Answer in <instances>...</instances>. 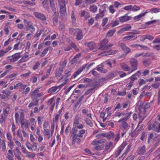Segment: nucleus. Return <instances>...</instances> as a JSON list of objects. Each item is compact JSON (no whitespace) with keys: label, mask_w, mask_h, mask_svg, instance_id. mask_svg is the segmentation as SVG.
Here are the masks:
<instances>
[{"label":"nucleus","mask_w":160,"mask_h":160,"mask_svg":"<svg viewBox=\"0 0 160 160\" xmlns=\"http://www.w3.org/2000/svg\"><path fill=\"white\" fill-rule=\"evenodd\" d=\"M80 118L78 115H76L73 121V128L72 129V133H75L77 131V129H82L83 128V126L82 124H79V120Z\"/></svg>","instance_id":"nucleus-1"},{"label":"nucleus","mask_w":160,"mask_h":160,"mask_svg":"<svg viewBox=\"0 0 160 160\" xmlns=\"http://www.w3.org/2000/svg\"><path fill=\"white\" fill-rule=\"evenodd\" d=\"M130 62L131 64L132 70L129 73H132L133 71L137 69L138 65V60L134 58H132L130 61Z\"/></svg>","instance_id":"nucleus-2"},{"label":"nucleus","mask_w":160,"mask_h":160,"mask_svg":"<svg viewBox=\"0 0 160 160\" xmlns=\"http://www.w3.org/2000/svg\"><path fill=\"white\" fill-rule=\"evenodd\" d=\"M108 42V39L106 38L103 39L102 41H101L98 49L103 50H107V44Z\"/></svg>","instance_id":"nucleus-3"},{"label":"nucleus","mask_w":160,"mask_h":160,"mask_svg":"<svg viewBox=\"0 0 160 160\" xmlns=\"http://www.w3.org/2000/svg\"><path fill=\"white\" fill-rule=\"evenodd\" d=\"M108 42V39L106 38L103 39L102 41H101L98 49L103 50H107V44Z\"/></svg>","instance_id":"nucleus-4"},{"label":"nucleus","mask_w":160,"mask_h":160,"mask_svg":"<svg viewBox=\"0 0 160 160\" xmlns=\"http://www.w3.org/2000/svg\"><path fill=\"white\" fill-rule=\"evenodd\" d=\"M33 15L35 17L42 21H45L47 18L42 13L37 12H34L33 13Z\"/></svg>","instance_id":"nucleus-5"},{"label":"nucleus","mask_w":160,"mask_h":160,"mask_svg":"<svg viewBox=\"0 0 160 160\" xmlns=\"http://www.w3.org/2000/svg\"><path fill=\"white\" fill-rule=\"evenodd\" d=\"M20 53V52L16 53L12 55L11 56L8 57V58H11L10 59V61L12 62H14L17 61L21 58V57L19 55Z\"/></svg>","instance_id":"nucleus-6"},{"label":"nucleus","mask_w":160,"mask_h":160,"mask_svg":"<svg viewBox=\"0 0 160 160\" xmlns=\"http://www.w3.org/2000/svg\"><path fill=\"white\" fill-rule=\"evenodd\" d=\"M119 47L121 48L124 52L126 54L128 53L131 52L130 49L127 47L125 44L119 42Z\"/></svg>","instance_id":"nucleus-7"},{"label":"nucleus","mask_w":160,"mask_h":160,"mask_svg":"<svg viewBox=\"0 0 160 160\" xmlns=\"http://www.w3.org/2000/svg\"><path fill=\"white\" fill-rule=\"evenodd\" d=\"M71 137H72V144H74L75 142L79 144L81 142V139L78 137L76 136V134H72L71 133Z\"/></svg>","instance_id":"nucleus-8"},{"label":"nucleus","mask_w":160,"mask_h":160,"mask_svg":"<svg viewBox=\"0 0 160 160\" xmlns=\"http://www.w3.org/2000/svg\"><path fill=\"white\" fill-rule=\"evenodd\" d=\"M60 6V13L62 18L65 17L67 15L66 5L59 6Z\"/></svg>","instance_id":"nucleus-9"},{"label":"nucleus","mask_w":160,"mask_h":160,"mask_svg":"<svg viewBox=\"0 0 160 160\" xmlns=\"http://www.w3.org/2000/svg\"><path fill=\"white\" fill-rule=\"evenodd\" d=\"M75 34H76V39L77 40H80L82 38L83 35L81 30L79 28L78 29H77L76 32Z\"/></svg>","instance_id":"nucleus-10"},{"label":"nucleus","mask_w":160,"mask_h":160,"mask_svg":"<svg viewBox=\"0 0 160 160\" xmlns=\"http://www.w3.org/2000/svg\"><path fill=\"white\" fill-rule=\"evenodd\" d=\"M124 120H122V119H120L118 122H121V125L123 128V130H127L129 129V125L126 122L124 121Z\"/></svg>","instance_id":"nucleus-11"},{"label":"nucleus","mask_w":160,"mask_h":160,"mask_svg":"<svg viewBox=\"0 0 160 160\" xmlns=\"http://www.w3.org/2000/svg\"><path fill=\"white\" fill-rule=\"evenodd\" d=\"M59 14L58 12H55L54 14L52 15V18L54 25L57 24Z\"/></svg>","instance_id":"nucleus-12"},{"label":"nucleus","mask_w":160,"mask_h":160,"mask_svg":"<svg viewBox=\"0 0 160 160\" xmlns=\"http://www.w3.org/2000/svg\"><path fill=\"white\" fill-rule=\"evenodd\" d=\"M85 131L84 130L82 129L78 131V129H77L76 132L74 133H72V131L71 132L72 134H76L77 136L80 138H82L83 137V135L85 133Z\"/></svg>","instance_id":"nucleus-13"},{"label":"nucleus","mask_w":160,"mask_h":160,"mask_svg":"<svg viewBox=\"0 0 160 160\" xmlns=\"http://www.w3.org/2000/svg\"><path fill=\"white\" fill-rule=\"evenodd\" d=\"M30 144L29 143H26V145L28 148L29 150H31V151H33V149L34 151H36L38 149V147L37 146V144L36 143H34L33 144V145L32 146V148L30 146Z\"/></svg>","instance_id":"nucleus-14"},{"label":"nucleus","mask_w":160,"mask_h":160,"mask_svg":"<svg viewBox=\"0 0 160 160\" xmlns=\"http://www.w3.org/2000/svg\"><path fill=\"white\" fill-rule=\"evenodd\" d=\"M86 65V64H84L82 67H80L79 69L73 74V78H75L77 77V76L85 68Z\"/></svg>","instance_id":"nucleus-15"},{"label":"nucleus","mask_w":160,"mask_h":160,"mask_svg":"<svg viewBox=\"0 0 160 160\" xmlns=\"http://www.w3.org/2000/svg\"><path fill=\"white\" fill-rule=\"evenodd\" d=\"M131 18V16L125 15L124 16L120 17L119 19L121 22H123L130 20Z\"/></svg>","instance_id":"nucleus-16"},{"label":"nucleus","mask_w":160,"mask_h":160,"mask_svg":"<svg viewBox=\"0 0 160 160\" xmlns=\"http://www.w3.org/2000/svg\"><path fill=\"white\" fill-rule=\"evenodd\" d=\"M80 16L81 17H84L85 19H87L90 17V14L89 12L85 10L81 11Z\"/></svg>","instance_id":"nucleus-17"},{"label":"nucleus","mask_w":160,"mask_h":160,"mask_svg":"<svg viewBox=\"0 0 160 160\" xmlns=\"http://www.w3.org/2000/svg\"><path fill=\"white\" fill-rule=\"evenodd\" d=\"M158 122H154L152 124L150 125L148 127L149 130H152L156 132V129L158 125Z\"/></svg>","instance_id":"nucleus-18"},{"label":"nucleus","mask_w":160,"mask_h":160,"mask_svg":"<svg viewBox=\"0 0 160 160\" xmlns=\"http://www.w3.org/2000/svg\"><path fill=\"white\" fill-rule=\"evenodd\" d=\"M23 22L27 24L28 27L29 28L32 29V32L35 30V28L33 27L32 23L31 22L28 21L26 19H24L23 21Z\"/></svg>","instance_id":"nucleus-19"},{"label":"nucleus","mask_w":160,"mask_h":160,"mask_svg":"<svg viewBox=\"0 0 160 160\" xmlns=\"http://www.w3.org/2000/svg\"><path fill=\"white\" fill-rule=\"evenodd\" d=\"M118 52L117 50H114L113 51H109L108 52H102L100 54L101 55H102V56H107V55H109L111 54H114Z\"/></svg>","instance_id":"nucleus-20"},{"label":"nucleus","mask_w":160,"mask_h":160,"mask_svg":"<svg viewBox=\"0 0 160 160\" xmlns=\"http://www.w3.org/2000/svg\"><path fill=\"white\" fill-rule=\"evenodd\" d=\"M89 85L90 87H93L92 88H94V90L96 88L99 87V83L98 82L93 81L90 82Z\"/></svg>","instance_id":"nucleus-21"},{"label":"nucleus","mask_w":160,"mask_h":160,"mask_svg":"<svg viewBox=\"0 0 160 160\" xmlns=\"http://www.w3.org/2000/svg\"><path fill=\"white\" fill-rule=\"evenodd\" d=\"M105 140L103 139L100 140H94L92 141V144L95 145H98L99 144H101L105 143Z\"/></svg>","instance_id":"nucleus-22"},{"label":"nucleus","mask_w":160,"mask_h":160,"mask_svg":"<svg viewBox=\"0 0 160 160\" xmlns=\"http://www.w3.org/2000/svg\"><path fill=\"white\" fill-rule=\"evenodd\" d=\"M145 146L143 145L142 146L140 147L138 150V153L139 154H142L145 152Z\"/></svg>","instance_id":"nucleus-23"},{"label":"nucleus","mask_w":160,"mask_h":160,"mask_svg":"<svg viewBox=\"0 0 160 160\" xmlns=\"http://www.w3.org/2000/svg\"><path fill=\"white\" fill-rule=\"evenodd\" d=\"M65 74L64 76H63L62 77V79H64L65 82L66 83L68 79V77L71 75V72L70 71L68 72V71L65 70Z\"/></svg>","instance_id":"nucleus-24"},{"label":"nucleus","mask_w":160,"mask_h":160,"mask_svg":"<svg viewBox=\"0 0 160 160\" xmlns=\"http://www.w3.org/2000/svg\"><path fill=\"white\" fill-rule=\"evenodd\" d=\"M120 65L122 69L124 71H128L130 69L129 67L124 63H122L120 64Z\"/></svg>","instance_id":"nucleus-25"},{"label":"nucleus","mask_w":160,"mask_h":160,"mask_svg":"<svg viewBox=\"0 0 160 160\" xmlns=\"http://www.w3.org/2000/svg\"><path fill=\"white\" fill-rule=\"evenodd\" d=\"M39 90L38 89H36L35 90L31 92L30 93V94H31V98L33 101H34L35 98H36L35 96H36Z\"/></svg>","instance_id":"nucleus-26"},{"label":"nucleus","mask_w":160,"mask_h":160,"mask_svg":"<svg viewBox=\"0 0 160 160\" xmlns=\"http://www.w3.org/2000/svg\"><path fill=\"white\" fill-rule=\"evenodd\" d=\"M71 19L72 24L75 25L76 23V19L74 13L72 11L71 12Z\"/></svg>","instance_id":"nucleus-27"},{"label":"nucleus","mask_w":160,"mask_h":160,"mask_svg":"<svg viewBox=\"0 0 160 160\" xmlns=\"http://www.w3.org/2000/svg\"><path fill=\"white\" fill-rule=\"evenodd\" d=\"M99 12V13L97 14L95 18L96 19H98L100 18H102L104 16V12L103 11H101V9H100Z\"/></svg>","instance_id":"nucleus-28"},{"label":"nucleus","mask_w":160,"mask_h":160,"mask_svg":"<svg viewBox=\"0 0 160 160\" xmlns=\"http://www.w3.org/2000/svg\"><path fill=\"white\" fill-rule=\"evenodd\" d=\"M9 108H7L2 111V115L4 117H5V118H7L9 114Z\"/></svg>","instance_id":"nucleus-29"},{"label":"nucleus","mask_w":160,"mask_h":160,"mask_svg":"<svg viewBox=\"0 0 160 160\" xmlns=\"http://www.w3.org/2000/svg\"><path fill=\"white\" fill-rule=\"evenodd\" d=\"M50 4V7H51L52 11L53 12H55L56 8L55 5L54 3L53 0H49Z\"/></svg>","instance_id":"nucleus-30"},{"label":"nucleus","mask_w":160,"mask_h":160,"mask_svg":"<svg viewBox=\"0 0 160 160\" xmlns=\"http://www.w3.org/2000/svg\"><path fill=\"white\" fill-rule=\"evenodd\" d=\"M135 37V36L134 35H129L126 36L123 38L122 39V41L123 42H125L127 40H130Z\"/></svg>","instance_id":"nucleus-31"},{"label":"nucleus","mask_w":160,"mask_h":160,"mask_svg":"<svg viewBox=\"0 0 160 160\" xmlns=\"http://www.w3.org/2000/svg\"><path fill=\"white\" fill-rule=\"evenodd\" d=\"M97 7L94 5H93L90 7L89 9L90 11L93 13L95 12L97 10Z\"/></svg>","instance_id":"nucleus-32"},{"label":"nucleus","mask_w":160,"mask_h":160,"mask_svg":"<svg viewBox=\"0 0 160 160\" xmlns=\"http://www.w3.org/2000/svg\"><path fill=\"white\" fill-rule=\"evenodd\" d=\"M143 15H144L142 13L140 14L139 15L134 17L133 18V19L134 20L136 21H138L142 17H144Z\"/></svg>","instance_id":"nucleus-33"},{"label":"nucleus","mask_w":160,"mask_h":160,"mask_svg":"<svg viewBox=\"0 0 160 160\" xmlns=\"http://www.w3.org/2000/svg\"><path fill=\"white\" fill-rule=\"evenodd\" d=\"M150 11L152 13H157L160 12V8H152L150 10Z\"/></svg>","instance_id":"nucleus-34"},{"label":"nucleus","mask_w":160,"mask_h":160,"mask_svg":"<svg viewBox=\"0 0 160 160\" xmlns=\"http://www.w3.org/2000/svg\"><path fill=\"white\" fill-rule=\"evenodd\" d=\"M142 63L145 67H147L149 66L151 64V61L150 59H147L143 60Z\"/></svg>","instance_id":"nucleus-35"},{"label":"nucleus","mask_w":160,"mask_h":160,"mask_svg":"<svg viewBox=\"0 0 160 160\" xmlns=\"http://www.w3.org/2000/svg\"><path fill=\"white\" fill-rule=\"evenodd\" d=\"M131 26L125 27L121 29L119 31H118V33H120L123 32L125 31H128L131 29Z\"/></svg>","instance_id":"nucleus-36"},{"label":"nucleus","mask_w":160,"mask_h":160,"mask_svg":"<svg viewBox=\"0 0 160 160\" xmlns=\"http://www.w3.org/2000/svg\"><path fill=\"white\" fill-rule=\"evenodd\" d=\"M121 116H125V117L122 118H121L120 119H122V120H127L129 117V115H130V113H121Z\"/></svg>","instance_id":"nucleus-37"},{"label":"nucleus","mask_w":160,"mask_h":160,"mask_svg":"<svg viewBox=\"0 0 160 160\" xmlns=\"http://www.w3.org/2000/svg\"><path fill=\"white\" fill-rule=\"evenodd\" d=\"M68 2V0H58L59 6L66 5Z\"/></svg>","instance_id":"nucleus-38"},{"label":"nucleus","mask_w":160,"mask_h":160,"mask_svg":"<svg viewBox=\"0 0 160 160\" xmlns=\"http://www.w3.org/2000/svg\"><path fill=\"white\" fill-rule=\"evenodd\" d=\"M95 43L93 42H91L88 43V46L90 49H93L95 47Z\"/></svg>","instance_id":"nucleus-39"},{"label":"nucleus","mask_w":160,"mask_h":160,"mask_svg":"<svg viewBox=\"0 0 160 160\" xmlns=\"http://www.w3.org/2000/svg\"><path fill=\"white\" fill-rule=\"evenodd\" d=\"M86 123L88 124V126L91 127H92L93 126L92 122L91 121V120L87 118H86L84 119Z\"/></svg>","instance_id":"nucleus-40"},{"label":"nucleus","mask_w":160,"mask_h":160,"mask_svg":"<svg viewBox=\"0 0 160 160\" xmlns=\"http://www.w3.org/2000/svg\"><path fill=\"white\" fill-rule=\"evenodd\" d=\"M78 29L76 28L74 29L73 28H70L69 29V33L71 35H75L76 32V30Z\"/></svg>","instance_id":"nucleus-41"},{"label":"nucleus","mask_w":160,"mask_h":160,"mask_svg":"<svg viewBox=\"0 0 160 160\" xmlns=\"http://www.w3.org/2000/svg\"><path fill=\"white\" fill-rule=\"evenodd\" d=\"M27 157L29 158H34L35 157V154L34 153L28 152L27 154H26Z\"/></svg>","instance_id":"nucleus-42"},{"label":"nucleus","mask_w":160,"mask_h":160,"mask_svg":"<svg viewBox=\"0 0 160 160\" xmlns=\"http://www.w3.org/2000/svg\"><path fill=\"white\" fill-rule=\"evenodd\" d=\"M52 48L49 47L47 48H45L44 50L41 53L40 56L41 57H44L45 55L47 53L48 51V50L49 49Z\"/></svg>","instance_id":"nucleus-43"},{"label":"nucleus","mask_w":160,"mask_h":160,"mask_svg":"<svg viewBox=\"0 0 160 160\" xmlns=\"http://www.w3.org/2000/svg\"><path fill=\"white\" fill-rule=\"evenodd\" d=\"M2 93L5 94V95L7 98H8L11 94V92L9 90L5 91V90H3L2 91Z\"/></svg>","instance_id":"nucleus-44"},{"label":"nucleus","mask_w":160,"mask_h":160,"mask_svg":"<svg viewBox=\"0 0 160 160\" xmlns=\"http://www.w3.org/2000/svg\"><path fill=\"white\" fill-rule=\"evenodd\" d=\"M115 31H116L115 30H109L107 34V36L109 37L112 36L114 34Z\"/></svg>","instance_id":"nucleus-45"},{"label":"nucleus","mask_w":160,"mask_h":160,"mask_svg":"<svg viewBox=\"0 0 160 160\" xmlns=\"http://www.w3.org/2000/svg\"><path fill=\"white\" fill-rule=\"evenodd\" d=\"M140 9L139 6H137L136 5L133 6L132 5L131 10L132 11L135 12L139 10Z\"/></svg>","instance_id":"nucleus-46"},{"label":"nucleus","mask_w":160,"mask_h":160,"mask_svg":"<svg viewBox=\"0 0 160 160\" xmlns=\"http://www.w3.org/2000/svg\"><path fill=\"white\" fill-rule=\"evenodd\" d=\"M57 90L56 86L53 87L51 88L48 92V93H53L57 91Z\"/></svg>","instance_id":"nucleus-47"},{"label":"nucleus","mask_w":160,"mask_h":160,"mask_svg":"<svg viewBox=\"0 0 160 160\" xmlns=\"http://www.w3.org/2000/svg\"><path fill=\"white\" fill-rule=\"evenodd\" d=\"M101 137L106 138L108 139H110L111 138L110 135L108 134V133H101Z\"/></svg>","instance_id":"nucleus-48"},{"label":"nucleus","mask_w":160,"mask_h":160,"mask_svg":"<svg viewBox=\"0 0 160 160\" xmlns=\"http://www.w3.org/2000/svg\"><path fill=\"white\" fill-rule=\"evenodd\" d=\"M30 90V88L29 87H27L22 92V94L23 95L27 94L29 92Z\"/></svg>","instance_id":"nucleus-49"},{"label":"nucleus","mask_w":160,"mask_h":160,"mask_svg":"<svg viewBox=\"0 0 160 160\" xmlns=\"http://www.w3.org/2000/svg\"><path fill=\"white\" fill-rule=\"evenodd\" d=\"M96 2V0H85V3L87 4L93 3Z\"/></svg>","instance_id":"nucleus-50"},{"label":"nucleus","mask_w":160,"mask_h":160,"mask_svg":"<svg viewBox=\"0 0 160 160\" xmlns=\"http://www.w3.org/2000/svg\"><path fill=\"white\" fill-rule=\"evenodd\" d=\"M146 39H148L149 40H152L153 38L154 37L153 36L150 35L149 34H147L144 35Z\"/></svg>","instance_id":"nucleus-51"},{"label":"nucleus","mask_w":160,"mask_h":160,"mask_svg":"<svg viewBox=\"0 0 160 160\" xmlns=\"http://www.w3.org/2000/svg\"><path fill=\"white\" fill-rule=\"evenodd\" d=\"M49 0H44L42 2V3L44 8H46Z\"/></svg>","instance_id":"nucleus-52"},{"label":"nucleus","mask_w":160,"mask_h":160,"mask_svg":"<svg viewBox=\"0 0 160 160\" xmlns=\"http://www.w3.org/2000/svg\"><path fill=\"white\" fill-rule=\"evenodd\" d=\"M103 146V145H98L94 147V148L96 150H100L102 149Z\"/></svg>","instance_id":"nucleus-53"},{"label":"nucleus","mask_w":160,"mask_h":160,"mask_svg":"<svg viewBox=\"0 0 160 160\" xmlns=\"http://www.w3.org/2000/svg\"><path fill=\"white\" fill-rule=\"evenodd\" d=\"M40 65V63H39V62H36L35 65H34V66H33L32 68L34 70H35L37 69L38 68V67Z\"/></svg>","instance_id":"nucleus-54"},{"label":"nucleus","mask_w":160,"mask_h":160,"mask_svg":"<svg viewBox=\"0 0 160 160\" xmlns=\"http://www.w3.org/2000/svg\"><path fill=\"white\" fill-rule=\"evenodd\" d=\"M152 87L154 88H157L160 86V83L158 82L156 83L152 84L151 85Z\"/></svg>","instance_id":"nucleus-55"},{"label":"nucleus","mask_w":160,"mask_h":160,"mask_svg":"<svg viewBox=\"0 0 160 160\" xmlns=\"http://www.w3.org/2000/svg\"><path fill=\"white\" fill-rule=\"evenodd\" d=\"M2 151L3 152H4L6 151V146L5 141H4L3 140L2 141Z\"/></svg>","instance_id":"nucleus-56"},{"label":"nucleus","mask_w":160,"mask_h":160,"mask_svg":"<svg viewBox=\"0 0 160 160\" xmlns=\"http://www.w3.org/2000/svg\"><path fill=\"white\" fill-rule=\"evenodd\" d=\"M94 90V88H91L85 92V94L87 95L92 92Z\"/></svg>","instance_id":"nucleus-57"},{"label":"nucleus","mask_w":160,"mask_h":160,"mask_svg":"<svg viewBox=\"0 0 160 160\" xmlns=\"http://www.w3.org/2000/svg\"><path fill=\"white\" fill-rule=\"evenodd\" d=\"M152 47L153 49L156 50L158 51L160 50V44L153 45Z\"/></svg>","instance_id":"nucleus-58"},{"label":"nucleus","mask_w":160,"mask_h":160,"mask_svg":"<svg viewBox=\"0 0 160 160\" xmlns=\"http://www.w3.org/2000/svg\"><path fill=\"white\" fill-rule=\"evenodd\" d=\"M16 152L14 153L15 156L20 155L21 152L19 150L18 148L16 147L15 149Z\"/></svg>","instance_id":"nucleus-59"},{"label":"nucleus","mask_w":160,"mask_h":160,"mask_svg":"<svg viewBox=\"0 0 160 160\" xmlns=\"http://www.w3.org/2000/svg\"><path fill=\"white\" fill-rule=\"evenodd\" d=\"M138 77V76L134 74L130 77V79L131 81L133 82L134 81L136 80Z\"/></svg>","instance_id":"nucleus-60"},{"label":"nucleus","mask_w":160,"mask_h":160,"mask_svg":"<svg viewBox=\"0 0 160 160\" xmlns=\"http://www.w3.org/2000/svg\"><path fill=\"white\" fill-rule=\"evenodd\" d=\"M132 5H129L123 7V9L127 11L131 10Z\"/></svg>","instance_id":"nucleus-61"},{"label":"nucleus","mask_w":160,"mask_h":160,"mask_svg":"<svg viewBox=\"0 0 160 160\" xmlns=\"http://www.w3.org/2000/svg\"><path fill=\"white\" fill-rule=\"evenodd\" d=\"M48 126V123L47 121H45L43 124V127L44 130H46Z\"/></svg>","instance_id":"nucleus-62"},{"label":"nucleus","mask_w":160,"mask_h":160,"mask_svg":"<svg viewBox=\"0 0 160 160\" xmlns=\"http://www.w3.org/2000/svg\"><path fill=\"white\" fill-rule=\"evenodd\" d=\"M108 22V19L107 18H104L102 20V25L104 26Z\"/></svg>","instance_id":"nucleus-63"},{"label":"nucleus","mask_w":160,"mask_h":160,"mask_svg":"<svg viewBox=\"0 0 160 160\" xmlns=\"http://www.w3.org/2000/svg\"><path fill=\"white\" fill-rule=\"evenodd\" d=\"M153 43H160V38H157L154 39L153 41Z\"/></svg>","instance_id":"nucleus-64"}]
</instances>
